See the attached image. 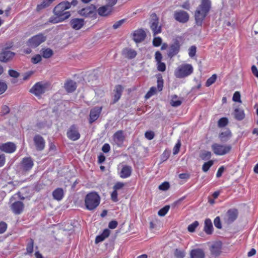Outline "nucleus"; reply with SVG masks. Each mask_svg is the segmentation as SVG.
Returning <instances> with one entry per match:
<instances>
[{"label": "nucleus", "mask_w": 258, "mask_h": 258, "mask_svg": "<svg viewBox=\"0 0 258 258\" xmlns=\"http://www.w3.org/2000/svg\"><path fill=\"white\" fill-rule=\"evenodd\" d=\"M204 231L207 234H211L213 231V227L211 220L208 218L205 221Z\"/></svg>", "instance_id": "obj_32"}, {"label": "nucleus", "mask_w": 258, "mask_h": 258, "mask_svg": "<svg viewBox=\"0 0 258 258\" xmlns=\"http://www.w3.org/2000/svg\"><path fill=\"white\" fill-rule=\"evenodd\" d=\"M8 86L7 84L3 81H0V95L3 94L7 89Z\"/></svg>", "instance_id": "obj_50"}, {"label": "nucleus", "mask_w": 258, "mask_h": 258, "mask_svg": "<svg viewBox=\"0 0 258 258\" xmlns=\"http://www.w3.org/2000/svg\"><path fill=\"white\" fill-rule=\"evenodd\" d=\"M123 91V87L121 85H117L115 86V88L113 90L114 95L113 96L112 104L116 103L120 99Z\"/></svg>", "instance_id": "obj_18"}, {"label": "nucleus", "mask_w": 258, "mask_h": 258, "mask_svg": "<svg viewBox=\"0 0 258 258\" xmlns=\"http://www.w3.org/2000/svg\"><path fill=\"white\" fill-rule=\"evenodd\" d=\"M212 8L211 0H201V4L195 12V23L197 26H202L203 21L209 14Z\"/></svg>", "instance_id": "obj_1"}, {"label": "nucleus", "mask_w": 258, "mask_h": 258, "mask_svg": "<svg viewBox=\"0 0 258 258\" xmlns=\"http://www.w3.org/2000/svg\"><path fill=\"white\" fill-rule=\"evenodd\" d=\"M110 150V146L108 143L104 144L102 147V151L105 153L109 152Z\"/></svg>", "instance_id": "obj_64"}, {"label": "nucleus", "mask_w": 258, "mask_h": 258, "mask_svg": "<svg viewBox=\"0 0 258 258\" xmlns=\"http://www.w3.org/2000/svg\"><path fill=\"white\" fill-rule=\"evenodd\" d=\"M232 100L234 102H241L240 94L239 92H235L233 96Z\"/></svg>", "instance_id": "obj_54"}, {"label": "nucleus", "mask_w": 258, "mask_h": 258, "mask_svg": "<svg viewBox=\"0 0 258 258\" xmlns=\"http://www.w3.org/2000/svg\"><path fill=\"white\" fill-rule=\"evenodd\" d=\"M193 68L190 64H184L179 66L175 71V76L177 78H183L191 74Z\"/></svg>", "instance_id": "obj_4"}, {"label": "nucleus", "mask_w": 258, "mask_h": 258, "mask_svg": "<svg viewBox=\"0 0 258 258\" xmlns=\"http://www.w3.org/2000/svg\"><path fill=\"white\" fill-rule=\"evenodd\" d=\"M16 145L12 142H7L0 144V150L7 153H12L16 150Z\"/></svg>", "instance_id": "obj_17"}, {"label": "nucleus", "mask_w": 258, "mask_h": 258, "mask_svg": "<svg viewBox=\"0 0 258 258\" xmlns=\"http://www.w3.org/2000/svg\"><path fill=\"white\" fill-rule=\"evenodd\" d=\"M145 136L147 139L151 140L154 138L155 134L153 131H149L145 133Z\"/></svg>", "instance_id": "obj_56"}, {"label": "nucleus", "mask_w": 258, "mask_h": 258, "mask_svg": "<svg viewBox=\"0 0 258 258\" xmlns=\"http://www.w3.org/2000/svg\"><path fill=\"white\" fill-rule=\"evenodd\" d=\"M181 146V144L180 141H179L174 146L173 149V154L174 155H176L179 151V149Z\"/></svg>", "instance_id": "obj_58"}, {"label": "nucleus", "mask_w": 258, "mask_h": 258, "mask_svg": "<svg viewBox=\"0 0 258 258\" xmlns=\"http://www.w3.org/2000/svg\"><path fill=\"white\" fill-rule=\"evenodd\" d=\"M102 109V107L96 106L90 110L89 118V122L90 124L92 123L98 118Z\"/></svg>", "instance_id": "obj_14"}, {"label": "nucleus", "mask_w": 258, "mask_h": 258, "mask_svg": "<svg viewBox=\"0 0 258 258\" xmlns=\"http://www.w3.org/2000/svg\"><path fill=\"white\" fill-rule=\"evenodd\" d=\"M214 224L215 226L218 229L222 228V225L221 223L220 218L219 217H216L214 220Z\"/></svg>", "instance_id": "obj_53"}, {"label": "nucleus", "mask_w": 258, "mask_h": 258, "mask_svg": "<svg viewBox=\"0 0 258 258\" xmlns=\"http://www.w3.org/2000/svg\"><path fill=\"white\" fill-rule=\"evenodd\" d=\"M122 55L125 57L130 59L134 58L137 56V52L130 48H125L122 50Z\"/></svg>", "instance_id": "obj_25"}, {"label": "nucleus", "mask_w": 258, "mask_h": 258, "mask_svg": "<svg viewBox=\"0 0 258 258\" xmlns=\"http://www.w3.org/2000/svg\"><path fill=\"white\" fill-rule=\"evenodd\" d=\"M77 88V83L72 80H68L66 82V91L68 93L74 92Z\"/></svg>", "instance_id": "obj_23"}, {"label": "nucleus", "mask_w": 258, "mask_h": 258, "mask_svg": "<svg viewBox=\"0 0 258 258\" xmlns=\"http://www.w3.org/2000/svg\"><path fill=\"white\" fill-rule=\"evenodd\" d=\"M197 51V47L195 45L191 46L188 49V55L189 57H193L195 56Z\"/></svg>", "instance_id": "obj_51"}, {"label": "nucleus", "mask_w": 258, "mask_h": 258, "mask_svg": "<svg viewBox=\"0 0 258 258\" xmlns=\"http://www.w3.org/2000/svg\"><path fill=\"white\" fill-rule=\"evenodd\" d=\"M8 73L11 77L15 78H17L20 76V74L14 70H10L8 72Z\"/></svg>", "instance_id": "obj_59"}, {"label": "nucleus", "mask_w": 258, "mask_h": 258, "mask_svg": "<svg viewBox=\"0 0 258 258\" xmlns=\"http://www.w3.org/2000/svg\"><path fill=\"white\" fill-rule=\"evenodd\" d=\"M78 13L80 16L86 18H96V7L94 5H91L79 10Z\"/></svg>", "instance_id": "obj_9"}, {"label": "nucleus", "mask_w": 258, "mask_h": 258, "mask_svg": "<svg viewBox=\"0 0 258 258\" xmlns=\"http://www.w3.org/2000/svg\"><path fill=\"white\" fill-rule=\"evenodd\" d=\"M7 224L5 222H0V234L4 233L7 230Z\"/></svg>", "instance_id": "obj_61"}, {"label": "nucleus", "mask_w": 258, "mask_h": 258, "mask_svg": "<svg viewBox=\"0 0 258 258\" xmlns=\"http://www.w3.org/2000/svg\"><path fill=\"white\" fill-rule=\"evenodd\" d=\"M170 155V151L168 150H165L161 156V160L162 162L166 161Z\"/></svg>", "instance_id": "obj_46"}, {"label": "nucleus", "mask_w": 258, "mask_h": 258, "mask_svg": "<svg viewBox=\"0 0 258 258\" xmlns=\"http://www.w3.org/2000/svg\"><path fill=\"white\" fill-rule=\"evenodd\" d=\"M41 51L43 57L45 58H50L53 54V50L49 48H42Z\"/></svg>", "instance_id": "obj_36"}, {"label": "nucleus", "mask_w": 258, "mask_h": 258, "mask_svg": "<svg viewBox=\"0 0 258 258\" xmlns=\"http://www.w3.org/2000/svg\"><path fill=\"white\" fill-rule=\"evenodd\" d=\"M217 76L216 74H213L211 77L208 78L206 82L205 86L209 87L214 84L217 79Z\"/></svg>", "instance_id": "obj_40"}, {"label": "nucleus", "mask_w": 258, "mask_h": 258, "mask_svg": "<svg viewBox=\"0 0 258 258\" xmlns=\"http://www.w3.org/2000/svg\"><path fill=\"white\" fill-rule=\"evenodd\" d=\"M170 187L169 183L167 181H165L161 183L159 186V189L161 190H167Z\"/></svg>", "instance_id": "obj_52"}, {"label": "nucleus", "mask_w": 258, "mask_h": 258, "mask_svg": "<svg viewBox=\"0 0 258 258\" xmlns=\"http://www.w3.org/2000/svg\"><path fill=\"white\" fill-rule=\"evenodd\" d=\"M125 21V19H121L120 20H119L117 22H116L113 25V28L114 29H116L120 27L123 23Z\"/></svg>", "instance_id": "obj_57"}, {"label": "nucleus", "mask_w": 258, "mask_h": 258, "mask_svg": "<svg viewBox=\"0 0 258 258\" xmlns=\"http://www.w3.org/2000/svg\"><path fill=\"white\" fill-rule=\"evenodd\" d=\"M228 123V119L226 117H222L218 121V126L219 127H225Z\"/></svg>", "instance_id": "obj_43"}, {"label": "nucleus", "mask_w": 258, "mask_h": 258, "mask_svg": "<svg viewBox=\"0 0 258 258\" xmlns=\"http://www.w3.org/2000/svg\"><path fill=\"white\" fill-rule=\"evenodd\" d=\"M67 136L68 139L72 141L78 140L81 137V135L77 125H72L67 130Z\"/></svg>", "instance_id": "obj_8"}, {"label": "nucleus", "mask_w": 258, "mask_h": 258, "mask_svg": "<svg viewBox=\"0 0 258 258\" xmlns=\"http://www.w3.org/2000/svg\"><path fill=\"white\" fill-rule=\"evenodd\" d=\"M34 240L30 238L28 240L26 250L28 253H31L33 251Z\"/></svg>", "instance_id": "obj_38"}, {"label": "nucleus", "mask_w": 258, "mask_h": 258, "mask_svg": "<svg viewBox=\"0 0 258 258\" xmlns=\"http://www.w3.org/2000/svg\"><path fill=\"white\" fill-rule=\"evenodd\" d=\"M234 114L235 118L238 120H242L245 117L244 111L239 108L234 110Z\"/></svg>", "instance_id": "obj_34"}, {"label": "nucleus", "mask_w": 258, "mask_h": 258, "mask_svg": "<svg viewBox=\"0 0 258 258\" xmlns=\"http://www.w3.org/2000/svg\"><path fill=\"white\" fill-rule=\"evenodd\" d=\"M214 153L217 156H223L228 154L232 149V146L228 144L214 143L211 146Z\"/></svg>", "instance_id": "obj_5"}, {"label": "nucleus", "mask_w": 258, "mask_h": 258, "mask_svg": "<svg viewBox=\"0 0 258 258\" xmlns=\"http://www.w3.org/2000/svg\"><path fill=\"white\" fill-rule=\"evenodd\" d=\"M54 17L49 19V22L57 23L64 20V3H61L57 5L53 10Z\"/></svg>", "instance_id": "obj_3"}, {"label": "nucleus", "mask_w": 258, "mask_h": 258, "mask_svg": "<svg viewBox=\"0 0 258 258\" xmlns=\"http://www.w3.org/2000/svg\"><path fill=\"white\" fill-rule=\"evenodd\" d=\"M110 233V230L108 229H105L101 234L96 237L95 240V243L97 244L103 241L106 238L109 236Z\"/></svg>", "instance_id": "obj_30"}, {"label": "nucleus", "mask_w": 258, "mask_h": 258, "mask_svg": "<svg viewBox=\"0 0 258 258\" xmlns=\"http://www.w3.org/2000/svg\"><path fill=\"white\" fill-rule=\"evenodd\" d=\"M124 183L121 182H116L113 187L114 190H117L121 189L124 186Z\"/></svg>", "instance_id": "obj_63"}, {"label": "nucleus", "mask_w": 258, "mask_h": 258, "mask_svg": "<svg viewBox=\"0 0 258 258\" xmlns=\"http://www.w3.org/2000/svg\"><path fill=\"white\" fill-rule=\"evenodd\" d=\"M185 255V251L184 250H181L176 248L174 250V256L176 258H184Z\"/></svg>", "instance_id": "obj_39"}, {"label": "nucleus", "mask_w": 258, "mask_h": 258, "mask_svg": "<svg viewBox=\"0 0 258 258\" xmlns=\"http://www.w3.org/2000/svg\"><path fill=\"white\" fill-rule=\"evenodd\" d=\"M238 212L236 209H230L227 212L225 222L227 224H232L237 218Z\"/></svg>", "instance_id": "obj_12"}, {"label": "nucleus", "mask_w": 258, "mask_h": 258, "mask_svg": "<svg viewBox=\"0 0 258 258\" xmlns=\"http://www.w3.org/2000/svg\"><path fill=\"white\" fill-rule=\"evenodd\" d=\"M49 85L47 83L39 82L36 83L30 89L31 93L37 97H40L48 90Z\"/></svg>", "instance_id": "obj_6"}, {"label": "nucleus", "mask_w": 258, "mask_h": 258, "mask_svg": "<svg viewBox=\"0 0 258 258\" xmlns=\"http://www.w3.org/2000/svg\"><path fill=\"white\" fill-rule=\"evenodd\" d=\"M46 38L44 35L42 34H39L34 36L29 39L27 42L28 45L31 47H36L42 42H44L46 40Z\"/></svg>", "instance_id": "obj_10"}, {"label": "nucleus", "mask_w": 258, "mask_h": 258, "mask_svg": "<svg viewBox=\"0 0 258 258\" xmlns=\"http://www.w3.org/2000/svg\"><path fill=\"white\" fill-rule=\"evenodd\" d=\"M162 42V38L160 37H155L153 40V45L155 47L159 46Z\"/></svg>", "instance_id": "obj_48"}, {"label": "nucleus", "mask_w": 258, "mask_h": 258, "mask_svg": "<svg viewBox=\"0 0 258 258\" xmlns=\"http://www.w3.org/2000/svg\"><path fill=\"white\" fill-rule=\"evenodd\" d=\"M173 16L177 21L181 23H186L189 19V14L183 10L175 11Z\"/></svg>", "instance_id": "obj_11"}, {"label": "nucleus", "mask_w": 258, "mask_h": 258, "mask_svg": "<svg viewBox=\"0 0 258 258\" xmlns=\"http://www.w3.org/2000/svg\"><path fill=\"white\" fill-rule=\"evenodd\" d=\"M70 25L75 30L80 29L84 25V20L83 19L74 18L71 20Z\"/></svg>", "instance_id": "obj_22"}, {"label": "nucleus", "mask_w": 258, "mask_h": 258, "mask_svg": "<svg viewBox=\"0 0 258 258\" xmlns=\"http://www.w3.org/2000/svg\"><path fill=\"white\" fill-rule=\"evenodd\" d=\"M52 196L54 199L60 201L63 197V190L61 188L55 189L52 192Z\"/></svg>", "instance_id": "obj_33"}, {"label": "nucleus", "mask_w": 258, "mask_h": 258, "mask_svg": "<svg viewBox=\"0 0 258 258\" xmlns=\"http://www.w3.org/2000/svg\"><path fill=\"white\" fill-rule=\"evenodd\" d=\"M200 157L204 160H208L211 157V153L208 151H204L200 154Z\"/></svg>", "instance_id": "obj_44"}, {"label": "nucleus", "mask_w": 258, "mask_h": 258, "mask_svg": "<svg viewBox=\"0 0 258 258\" xmlns=\"http://www.w3.org/2000/svg\"><path fill=\"white\" fill-rule=\"evenodd\" d=\"M214 162L212 160H209L204 163L202 166V170L204 172H207L210 167L213 165Z\"/></svg>", "instance_id": "obj_42"}, {"label": "nucleus", "mask_w": 258, "mask_h": 258, "mask_svg": "<svg viewBox=\"0 0 258 258\" xmlns=\"http://www.w3.org/2000/svg\"><path fill=\"white\" fill-rule=\"evenodd\" d=\"M221 244L220 243L216 242L213 244L210 247L211 254L215 256H218L221 253Z\"/></svg>", "instance_id": "obj_29"}, {"label": "nucleus", "mask_w": 258, "mask_h": 258, "mask_svg": "<svg viewBox=\"0 0 258 258\" xmlns=\"http://www.w3.org/2000/svg\"><path fill=\"white\" fill-rule=\"evenodd\" d=\"M100 197L97 192L92 191L89 192L85 198V206L86 209L92 211L95 209L99 205Z\"/></svg>", "instance_id": "obj_2"}, {"label": "nucleus", "mask_w": 258, "mask_h": 258, "mask_svg": "<svg viewBox=\"0 0 258 258\" xmlns=\"http://www.w3.org/2000/svg\"><path fill=\"white\" fill-rule=\"evenodd\" d=\"M55 0H43L42 3L38 5L36 8L37 11H40L43 9L48 7Z\"/></svg>", "instance_id": "obj_35"}, {"label": "nucleus", "mask_w": 258, "mask_h": 258, "mask_svg": "<svg viewBox=\"0 0 258 258\" xmlns=\"http://www.w3.org/2000/svg\"><path fill=\"white\" fill-rule=\"evenodd\" d=\"M146 36V33L142 29L136 30L133 33V39L136 43H140L144 40Z\"/></svg>", "instance_id": "obj_20"}, {"label": "nucleus", "mask_w": 258, "mask_h": 258, "mask_svg": "<svg viewBox=\"0 0 258 258\" xmlns=\"http://www.w3.org/2000/svg\"><path fill=\"white\" fill-rule=\"evenodd\" d=\"M11 208L14 213L19 215L23 212L24 205L22 202L17 201L11 205Z\"/></svg>", "instance_id": "obj_21"}, {"label": "nucleus", "mask_w": 258, "mask_h": 258, "mask_svg": "<svg viewBox=\"0 0 258 258\" xmlns=\"http://www.w3.org/2000/svg\"><path fill=\"white\" fill-rule=\"evenodd\" d=\"M157 89L155 87H152L145 95V98L148 99L156 92Z\"/></svg>", "instance_id": "obj_49"}, {"label": "nucleus", "mask_w": 258, "mask_h": 258, "mask_svg": "<svg viewBox=\"0 0 258 258\" xmlns=\"http://www.w3.org/2000/svg\"><path fill=\"white\" fill-rule=\"evenodd\" d=\"M180 48V44L179 41L176 39L174 41L173 43L170 45L169 48L168 56L170 58L176 55L179 51Z\"/></svg>", "instance_id": "obj_13"}, {"label": "nucleus", "mask_w": 258, "mask_h": 258, "mask_svg": "<svg viewBox=\"0 0 258 258\" xmlns=\"http://www.w3.org/2000/svg\"><path fill=\"white\" fill-rule=\"evenodd\" d=\"M113 138L114 141L118 145H120L123 142L124 140V136L123 135V132L121 130H119L115 132L113 136Z\"/></svg>", "instance_id": "obj_24"}, {"label": "nucleus", "mask_w": 258, "mask_h": 258, "mask_svg": "<svg viewBox=\"0 0 258 258\" xmlns=\"http://www.w3.org/2000/svg\"><path fill=\"white\" fill-rule=\"evenodd\" d=\"M157 88L159 91H161L163 89L164 81L162 76L161 74L157 75Z\"/></svg>", "instance_id": "obj_37"}, {"label": "nucleus", "mask_w": 258, "mask_h": 258, "mask_svg": "<svg viewBox=\"0 0 258 258\" xmlns=\"http://www.w3.org/2000/svg\"><path fill=\"white\" fill-rule=\"evenodd\" d=\"M15 53L8 49H5L0 53V61L7 62L11 60Z\"/></svg>", "instance_id": "obj_16"}, {"label": "nucleus", "mask_w": 258, "mask_h": 258, "mask_svg": "<svg viewBox=\"0 0 258 258\" xmlns=\"http://www.w3.org/2000/svg\"><path fill=\"white\" fill-rule=\"evenodd\" d=\"M232 137V133L229 128H227L226 131L221 132L219 135V138L222 142H227Z\"/></svg>", "instance_id": "obj_28"}, {"label": "nucleus", "mask_w": 258, "mask_h": 258, "mask_svg": "<svg viewBox=\"0 0 258 258\" xmlns=\"http://www.w3.org/2000/svg\"><path fill=\"white\" fill-rule=\"evenodd\" d=\"M112 8H110L108 6L105 5L100 7L98 10V13L100 16H106L110 14Z\"/></svg>", "instance_id": "obj_31"}, {"label": "nucleus", "mask_w": 258, "mask_h": 258, "mask_svg": "<svg viewBox=\"0 0 258 258\" xmlns=\"http://www.w3.org/2000/svg\"><path fill=\"white\" fill-rule=\"evenodd\" d=\"M177 98V96L176 95H174L172 96V99L170 102V104L173 107H178L180 106L182 102L181 100H174V99Z\"/></svg>", "instance_id": "obj_41"}, {"label": "nucleus", "mask_w": 258, "mask_h": 258, "mask_svg": "<svg viewBox=\"0 0 258 258\" xmlns=\"http://www.w3.org/2000/svg\"><path fill=\"white\" fill-rule=\"evenodd\" d=\"M151 17L152 18L150 22V28L153 31V36H155L161 32L162 28L161 26H159V18L157 15L154 13Z\"/></svg>", "instance_id": "obj_7"}, {"label": "nucleus", "mask_w": 258, "mask_h": 258, "mask_svg": "<svg viewBox=\"0 0 258 258\" xmlns=\"http://www.w3.org/2000/svg\"><path fill=\"white\" fill-rule=\"evenodd\" d=\"M157 70L160 72H164L166 70V65L164 62L160 61V62H157Z\"/></svg>", "instance_id": "obj_55"}, {"label": "nucleus", "mask_w": 258, "mask_h": 258, "mask_svg": "<svg viewBox=\"0 0 258 258\" xmlns=\"http://www.w3.org/2000/svg\"><path fill=\"white\" fill-rule=\"evenodd\" d=\"M199 222L195 221L188 226L187 230L190 232H193L195 231L196 228L199 226Z\"/></svg>", "instance_id": "obj_47"}, {"label": "nucleus", "mask_w": 258, "mask_h": 258, "mask_svg": "<svg viewBox=\"0 0 258 258\" xmlns=\"http://www.w3.org/2000/svg\"><path fill=\"white\" fill-rule=\"evenodd\" d=\"M155 58L157 62H160L162 59V55L159 51H157L155 54Z\"/></svg>", "instance_id": "obj_62"}, {"label": "nucleus", "mask_w": 258, "mask_h": 258, "mask_svg": "<svg viewBox=\"0 0 258 258\" xmlns=\"http://www.w3.org/2000/svg\"><path fill=\"white\" fill-rule=\"evenodd\" d=\"M205 254L202 249L195 248L190 252V258H205Z\"/></svg>", "instance_id": "obj_26"}, {"label": "nucleus", "mask_w": 258, "mask_h": 258, "mask_svg": "<svg viewBox=\"0 0 258 258\" xmlns=\"http://www.w3.org/2000/svg\"><path fill=\"white\" fill-rule=\"evenodd\" d=\"M33 161L30 157L24 158L21 163V169L23 172H27L31 169L33 166Z\"/></svg>", "instance_id": "obj_15"}, {"label": "nucleus", "mask_w": 258, "mask_h": 258, "mask_svg": "<svg viewBox=\"0 0 258 258\" xmlns=\"http://www.w3.org/2000/svg\"><path fill=\"white\" fill-rule=\"evenodd\" d=\"M117 190H114L111 194V199L114 202H117L118 200L117 198Z\"/></svg>", "instance_id": "obj_60"}, {"label": "nucleus", "mask_w": 258, "mask_h": 258, "mask_svg": "<svg viewBox=\"0 0 258 258\" xmlns=\"http://www.w3.org/2000/svg\"><path fill=\"white\" fill-rule=\"evenodd\" d=\"M33 140L36 148L37 150L41 151L44 149L45 147V141L40 135H35L34 137Z\"/></svg>", "instance_id": "obj_19"}, {"label": "nucleus", "mask_w": 258, "mask_h": 258, "mask_svg": "<svg viewBox=\"0 0 258 258\" xmlns=\"http://www.w3.org/2000/svg\"><path fill=\"white\" fill-rule=\"evenodd\" d=\"M132 172V168L131 166H123L120 172V177L122 178H126L131 175Z\"/></svg>", "instance_id": "obj_27"}, {"label": "nucleus", "mask_w": 258, "mask_h": 258, "mask_svg": "<svg viewBox=\"0 0 258 258\" xmlns=\"http://www.w3.org/2000/svg\"><path fill=\"white\" fill-rule=\"evenodd\" d=\"M170 206L169 205L164 206L163 208L159 210L158 212V215L160 216H164L168 212Z\"/></svg>", "instance_id": "obj_45"}]
</instances>
